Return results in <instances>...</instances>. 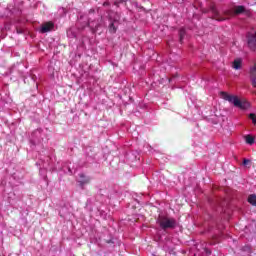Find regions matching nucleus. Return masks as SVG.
Masks as SVG:
<instances>
[{"label":"nucleus","mask_w":256,"mask_h":256,"mask_svg":"<svg viewBox=\"0 0 256 256\" xmlns=\"http://www.w3.org/2000/svg\"><path fill=\"white\" fill-rule=\"evenodd\" d=\"M157 225H159L162 231H167L169 229L177 228V220L173 217H169L167 215L160 214L156 219Z\"/></svg>","instance_id":"f257e3e1"},{"label":"nucleus","mask_w":256,"mask_h":256,"mask_svg":"<svg viewBox=\"0 0 256 256\" xmlns=\"http://www.w3.org/2000/svg\"><path fill=\"white\" fill-rule=\"evenodd\" d=\"M222 97L225 99V101H228L229 103H232L234 107H237L238 109L247 110L249 107H251V104L247 101H241L239 97L235 95L228 94L227 92H222Z\"/></svg>","instance_id":"f03ea898"},{"label":"nucleus","mask_w":256,"mask_h":256,"mask_svg":"<svg viewBox=\"0 0 256 256\" xmlns=\"http://www.w3.org/2000/svg\"><path fill=\"white\" fill-rule=\"evenodd\" d=\"M97 17L94 20H91V18L88 19V27H90L92 33H97V29L99 27H103L105 21H103V16L96 14Z\"/></svg>","instance_id":"7ed1b4c3"},{"label":"nucleus","mask_w":256,"mask_h":256,"mask_svg":"<svg viewBox=\"0 0 256 256\" xmlns=\"http://www.w3.org/2000/svg\"><path fill=\"white\" fill-rule=\"evenodd\" d=\"M43 137H45V134H43V129L38 128L32 132L30 143H32V145H41V143H43Z\"/></svg>","instance_id":"20e7f679"},{"label":"nucleus","mask_w":256,"mask_h":256,"mask_svg":"<svg viewBox=\"0 0 256 256\" xmlns=\"http://www.w3.org/2000/svg\"><path fill=\"white\" fill-rule=\"evenodd\" d=\"M119 19H121V15L119 13H116L114 18L111 14L108 15V21H110L108 29L110 33H117V26H115V23H117Z\"/></svg>","instance_id":"39448f33"},{"label":"nucleus","mask_w":256,"mask_h":256,"mask_svg":"<svg viewBox=\"0 0 256 256\" xmlns=\"http://www.w3.org/2000/svg\"><path fill=\"white\" fill-rule=\"evenodd\" d=\"M246 38H247V45H248L249 49H251V51H255V48H256V34L252 33V32H248L246 34Z\"/></svg>","instance_id":"423d86ee"},{"label":"nucleus","mask_w":256,"mask_h":256,"mask_svg":"<svg viewBox=\"0 0 256 256\" xmlns=\"http://www.w3.org/2000/svg\"><path fill=\"white\" fill-rule=\"evenodd\" d=\"M209 11L212 13V18L216 19V21H225V17H222L219 13V10H217V7L215 5L211 4L209 6Z\"/></svg>","instance_id":"0eeeda50"},{"label":"nucleus","mask_w":256,"mask_h":256,"mask_svg":"<svg viewBox=\"0 0 256 256\" xmlns=\"http://www.w3.org/2000/svg\"><path fill=\"white\" fill-rule=\"evenodd\" d=\"M55 24L53 22H45L40 27V33H49V31H53Z\"/></svg>","instance_id":"6e6552de"},{"label":"nucleus","mask_w":256,"mask_h":256,"mask_svg":"<svg viewBox=\"0 0 256 256\" xmlns=\"http://www.w3.org/2000/svg\"><path fill=\"white\" fill-rule=\"evenodd\" d=\"M249 73L251 85L256 89V63L254 64V66L250 67Z\"/></svg>","instance_id":"1a4fd4ad"},{"label":"nucleus","mask_w":256,"mask_h":256,"mask_svg":"<svg viewBox=\"0 0 256 256\" xmlns=\"http://www.w3.org/2000/svg\"><path fill=\"white\" fill-rule=\"evenodd\" d=\"M78 183H80L81 187H83L84 185L91 183V177L85 175L84 173H80Z\"/></svg>","instance_id":"9d476101"},{"label":"nucleus","mask_w":256,"mask_h":256,"mask_svg":"<svg viewBox=\"0 0 256 256\" xmlns=\"http://www.w3.org/2000/svg\"><path fill=\"white\" fill-rule=\"evenodd\" d=\"M78 31H79V29H77L76 27H72V28L68 29L67 37H69V39H77Z\"/></svg>","instance_id":"9b49d317"},{"label":"nucleus","mask_w":256,"mask_h":256,"mask_svg":"<svg viewBox=\"0 0 256 256\" xmlns=\"http://www.w3.org/2000/svg\"><path fill=\"white\" fill-rule=\"evenodd\" d=\"M242 65H243V60H241V58H238V59L234 60L232 67L236 71H239V69H241Z\"/></svg>","instance_id":"f8f14e48"},{"label":"nucleus","mask_w":256,"mask_h":256,"mask_svg":"<svg viewBox=\"0 0 256 256\" xmlns=\"http://www.w3.org/2000/svg\"><path fill=\"white\" fill-rule=\"evenodd\" d=\"M178 35H179L180 43H183V40L185 39V35H187V31L185 30V28H180Z\"/></svg>","instance_id":"ddd939ff"},{"label":"nucleus","mask_w":256,"mask_h":256,"mask_svg":"<svg viewBox=\"0 0 256 256\" xmlns=\"http://www.w3.org/2000/svg\"><path fill=\"white\" fill-rule=\"evenodd\" d=\"M234 13L235 15H241V13H245V6H235Z\"/></svg>","instance_id":"4468645a"},{"label":"nucleus","mask_w":256,"mask_h":256,"mask_svg":"<svg viewBox=\"0 0 256 256\" xmlns=\"http://www.w3.org/2000/svg\"><path fill=\"white\" fill-rule=\"evenodd\" d=\"M248 203H250V205H253V207H256V194H251L248 197Z\"/></svg>","instance_id":"2eb2a0df"},{"label":"nucleus","mask_w":256,"mask_h":256,"mask_svg":"<svg viewBox=\"0 0 256 256\" xmlns=\"http://www.w3.org/2000/svg\"><path fill=\"white\" fill-rule=\"evenodd\" d=\"M245 141L248 145H253L255 143V138L251 135H246Z\"/></svg>","instance_id":"dca6fc26"},{"label":"nucleus","mask_w":256,"mask_h":256,"mask_svg":"<svg viewBox=\"0 0 256 256\" xmlns=\"http://www.w3.org/2000/svg\"><path fill=\"white\" fill-rule=\"evenodd\" d=\"M241 251H243L244 253H248L251 254V246L249 245H245L244 247L241 248Z\"/></svg>","instance_id":"f3484780"},{"label":"nucleus","mask_w":256,"mask_h":256,"mask_svg":"<svg viewBox=\"0 0 256 256\" xmlns=\"http://www.w3.org/2000/svg\"><path fill=\"white\" fill-rule=\"evenodd\" d=\"M115 241H117L115 238H113V236H111L109 239H106L105 242L108 245H115Z\"/></svg>","instance_id":"a211bd4d"},{"label":"nucleus","mask_w":256,"mask_h":256,"mask_svg":"<svg viewBox=\"0 0 256 256\" xmlns=\"http://www.w3.org/2000/svg\"><path fill=\"white\" fill-rule=\"evenodd\" d=\"M249 118L251 119L252 123H253L254 125H256V115H255V114H250V115H249Z\"/></svg>","instance_id":"6ab92c4d"},{"label":"nucleus","mask_w":256,"mask_h":256,"mask_svg":"<svg viewBox=\"0 0 256 256\" xmlns=\"http://www.w3.org/2000/svg\"><path fill=\"white\" fill-rule=\"evenodd\" d=\"M122 3H125V0H119V1H115L114 5H116V7H119V5H121Z\"/></svg>","instance_id":"aec40b11"},{"label":"nucleus","mask_w":256,"mask_h":256,"mask_svg":"<svg viewBox=\"0 0 256 256\" xmlns=\"http://www.w3.org/2000/svg\"><path fill=\"white\" fill-rule=\"evenodd\" d=\"M249 163H251V160H250V159H244V160H243V165H244V167H247V165H248Z\"/></svg>","instance_id":"412c9836"},{"label":"nucleus","mask_w":256,"mask_h":256,"mask_svg":"<svg viewBox=\"0 0 256 256\" xmlns=\"http://www.w3.org/2000/svg\"><path fill=\"white\" fill-rule=\"evenodd\" d=\"M16 33H17L18 35L23 34V29H22V28H16Z\"/></svg>","instance_id":"4be33fe9"},{"label":"nucleus","mask_w":256,"mask_h":256,"mask_svg":"<svg viewBox=\"0 0 256 256\" xmlns=\"http://www.w3.org/2000/svg\"><path fill=\"white\" fill-rule=\"evenodd\" d=\"M65 208H62V211L59 212L60 217H65Z\"/></svg>","instance_id":"5701e85b"},{"label":"nucleus","mask_w":256,"mask_h":256,"mask_svg":"<svg viewBox=\"0 0 256 256\" xmlns=\"http://www.w3.org/2000/svg\"><path fill=\"white\" fill-rule=\"evenodd\" d=\"M105 193H107V190H103V189L99 190V195H105Z\"/></svg>","instance_id":"b1692460"},{"label":"nucleus","mask_w":256,"mask_h":256,"mask_svg":"<svg viewBox=\"0 0 256 256\" xmlns=\"http://www.w3.org/2000/svg\"><path fill=\"white\" fill-rule=\"evenodd\" d=\"M109 5H111V3L109 1H106L103 3V7H109Z\"/></svg>","instance_id":"393cba45"},{"label":"nucleus","mask_w":256,"mask_h":256,"mask_svg":"<svg viewBox=\"0 0 256 256\" xmlns=\"http://www.w3.org/2000/svg\"><path fill=\"white\" fill-rule=\"evenodd\" d=\"M205 253H206V255H211V250H209V249H205Z\"/></svg>","instance_id":"a878e982"},{"label":"nucleus","mask_w":256,"mask_h":256,"mask_svg":"<svg viewBox=\"0 0 256 256\" xmlns=\"http://www.w3.org/2000/svg\"><path fill=\"white\" fill-rule=\"evenodd\" d=\"M224 15H231V12L229 10L224 11Z\"/></svg>","instance_id":"bb28decb"},{"label":"nucleus","mask_w":256,"mask_h":256,"mask_svg":"<svg viewBox=\"0 0 256 256\" xmlns=\"http://www.w3.org/2000/svg\"><path fill=\"white\" fill-rule=\"evenodd\" d=\"M69 173H71V175H73V171L71 170V168L68 169Z\"/></svg>","instance_id":"cd10ccee"},{"label":"nucleus","mask_w":256,"mask_h":256,"mask_svg":"<svg viewBox=\"0 0 256 256\" xmlns=\"http://www.w3.org/2000/svg\"><path fill=\"white\" fill-rule=\"evenodd\" d=\"M173 78L170 79V81L172 80Z\"/></svg>","instance_id":"c85d7f7f"}]
</instances>
